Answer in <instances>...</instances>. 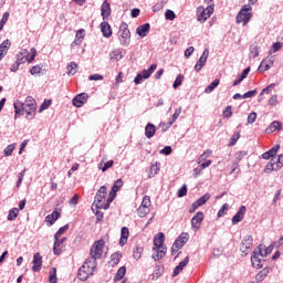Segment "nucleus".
<instances>
[{
    "label": "nucleus",
    "mask_w": 283,
    "mask_h": 283,
    "mask_svg": "<svg viewBox=\"0 0 283 283\" xmlns=\"http://www.w3.org/2000/svg\"><path fill=\"white\" fill-rule=\"evenodd\" d=\"M61 218V212L54 210L51 214H48L45 217V222H49L50 224H54L59 219Z\"/></svg>",
    "instance_id": "28"
},
{
    "label": "nucleus",
    "mask_w": 283,
    "mask_h": 283,
    "mask_svg": "<svg viewBox=\"0 0 283 283\" xmlns=\"http://www.w3.org/2000/svg\"><path fill=\"white\" fill-rule=\"evenodd\" d=\"M180 114H182V107L176 108L172 116L168 119V126L169 127H171V125H174L176 123V120H178Z\"/></svg>",
    "instance_id": "30"
},
{
    "label": "nucleus",
    "mask_w": 283,
    "mask_h": 283,
    "mask_svg": "<svg viewBox=\"0 0 283 283\" xmlns=\"http://www.w3.org/2000/svg\"><path fill=\"white\" fill-rule=\"evenodd\" d=\"M146 138H154L156 136V125L148 123L145 127Z\"/></svg>",
    "instance_id": "25"
},
{
    "label": "nucleus",
    "mask_w": 283,
    "mask_h": 283,
    "mask_svg": "<svg viewBox=\"0 0 283 283\" xmlns=\"http://www.w3.org/2000/svg\"><path fill=\"white\" fill-rule=\"evenodd\" d=\"M114 167V160H108L104 164L103 168H102V171L105 172L107 171V169Z\"/></svg>",
    "instance_id": "61"
},
{
    "label": "nucleus",
    "mask_w": 283,
    "mask_h": 283,
    "mask_svg": "<svg viewBox=\"0 0 283 283\" xmlns=\"http://www.w3.org/2000/svg\"><path fill=\"white\" fill-rule=\"evenodd\" d=\"M122 187H123V179H117V180L114 182V185H113V187H112L111 190H113V191H115V192H118V190H119Z\"/></svg>",
    "instance_id": "51"
},
{
    "label": "nucleus",
    "mask_w": 283,
    "mask_h": 283,
    "mask_svg": "<svg viewBox=\"0 0 283 283\" xmlns=\"http://www.w3.org/2000/svg\"><path fill=\"white\" fill-rule=\"evenodd\" d=\"M219 85L220 80L216 78L211 84L207 86V88L205 90V94H211V92H213V90H216V87H218Z\"/></svg>",
    "instance_id": "36"
},
{
    "label": "nucleus",
    "mask_w": 283,
    "mask_h": 283,
    "mask_svg": "<svg viewBox=\"0 0 283 283\" xmlns=\"http://www.w3.org/2000/svg\"><path fill=\"white\" fill-rule=\"evenodd\" d=\"M153 251H155V253L153 254V260H155V262H158V260H163V258H165V254L167 253L165 248H153Z\"/></svg>",
    "instance_id": "22"
},
{
    "label": "nucleus",
    "mask_w": 283,
    "mask_h": 283,
    "mask_svg": "<svg viewBox=\"0 0 283 283\" xmlns=\"http://www.w3.org/2000/svg\"><path fill=\"white\" fill-rule=\"evenodd\" d=\"M273 65V60L271 59H265L261 62L259 66V72H266L271 70V66Z\"/></svg>",
    "instance_id": "27"
},
{
    "label": "nucleus",
    "mask_w": 283,
    "mask_h": 283,
    "mask_svg": "<svg viewBox=\"0 0 283 283\" xmlns=\"http://www.w3.org/2000/svg\"><path fill=\"white\" fill-rule=\"evenodd\" d=\"M70 229V224H65L64 227L60 228L59 231L54 234V238H61L65 231Z\"/></svg>",
    "instance_id": "52"
},
{
    "label": "nucleus",
    "mask_w": 283,
    "mask_h": 283,
    "mask_svg": "<svg viewBox=\"0 0 283 283\" xmlns=\"http://www.w3.org/2000/svg\"><path fill=\"white\" fill-rule=\"evenodd\" d=\"M238 140H240V133L237 132L232 135V137L230 138V143H229V147H233V145H235V143H238Z\"/></svg>",
    "instance_id": "48"
},
{
    "label": "nucleus",
    "mask_w": 283,
    "mask_h": 283,
    "mask_svg": "<svg viewBox=\"0 0 283 283\" xmlns=\"http://www.w3.org/2000/svg\"><path fill=\"white\" fill-rule=\"evenodd\" d=\"M264 258V254L262 253V245H259V252L254 251L253 256L251 258V263L255 269H262V259Z\"/></svg>",
    "instance_id": "11"
},
{
    "label": "nucleus",
    "mask_w": 283,
    "mask_h": 283,
    "mask_svg": "<svg viewBox=\"0 0 283 283\" xmlns=\"http://www.w3.org/2000/svg\"><path fill=\"white\" fill-rule=\"evenodd\" d=\"M165 19L167 21H174L176 19V12H174L171 9H167L165 12Z\"/></svg>",
    "instance_id": "43"
},
{
    "label": "nucleus",
    "mask_w": 283,
    "mask_h": 283,
    "mask_svg": "<svg viewBox=\"0 0 283 283\" xmlns=\"http://www.w3.org/2000/svg\"><path fill=\"white\" fill-rule=\"evenodd\" d=\"M34 59H36V49L32 48L31 52L24 49L17 55L15 62H18L20 65H23L25 61L28 63H32Z\"/></svg>",
    "instance_id": "6"
},
{
    "label": "nucleus",
    "mask_w": 283,
    "mask_h": 283,
    "mask_svg": "<svg viewBox=\"0 0 283 283\" xmlns=\"http://www.w3.org/2000/svg\"><path fill=\"white\" fill-rule=\"evenodd\" d=\"M202 220H205V212H197L196 216L191 219V228L193 229V231H198V229H200Z\"/></svg>",
    "instance_id": "13"
},
{
    "label": "nucleus",
    "mask_w": 283,
    "mask_h": 283,
    "mask_svg": "<svg viewBox=\"0 0 283 283\" xmlns=\"http://www.w3.org/2000/svg\"><path fill=\"white\" fill-rule=\"evenodd\" d=\"M140 207L149 209V207H151V198L149 196H144Z\"/></svg>",
    "instance_id": "46"
},
{
    "label": "nucleus",
    "mask_w": 283,
    "mask_h": 283,
    "mask_svg": "<svg viewBox=\"0 0 283 283\" xmlns=\"http://www.w3.org/2000/svg\"><path fill=\"white\" fill-rule=\"evenodd\" d=\"M147 213H149V208H145L143 206H139V208L137 209V214L139 218H145L147 216Z\"/></svg>",
    "instance_id": "44"
},
{
    "label": "nucleus",
    "mask_w": 283,
    "mask_h": 283,
    "mask_svg": "<svg viewBox=\"0 0 283 283\" xmlns=\"http://www.w3.org/2000/svg\"><path fill=\"white\" fill-rule=\"evenodd\" d=\"M117 34H118L119 43L124 48H126L127 45H129V43H132V32H129V27L127 25V23L124 22L120 24Z\"/></svg>",
    "instance_id": "4"
},
{
    "label": "nucleus",
    "mask_w": 283,
    "mask_h": 283,
    "mask_svg": "<svg viewBox=\"0 0 283 283\" xmlns=\"http://www.w3.org/2000/svg\"><path fill=\"white\" fill-rule=\"evenodd\" d=\"M277 151H280V144L275 145L274 147H272L270 150L265 151L262 155L263 160H270V158H275V155L277 154Z\"/></svg>",
    "instance_id": "18"
},
{
    "label": "nucleus",
    "mask_w": 283,
    "mask_h": 283,
    "mask_svg": "<svg viewBox=\"0 0 283 283\" xmlns=\"http://www.w3.org/2000/svg\"><path fill=\"white\" fill-rule=\"evenodd\" d=\"M49 282L50 283H57L59 277H56V268H52L49 272Z\"/></svg>",
    "instance_id": "38"
},
{
    "label": "nucleus",
    "mask_w": 283,
    "mask_h": 283,
    "mask_svg": "<svg viewBox=\"0 0 283 283\" xmlns=\"http://www.w3.org/2000/svg\"><path fill=\"white\" fill-rule=\"evenodd\" d=\"M227 209H229V203H224L221 209L218 211V218H222V216H224V211H227Z\"/></svg>",
    "instance_id": "63"
},
{
    "label": "nucleus",
    "mask_w": 283,
    "mask_h": 283,
    "mask_svg": "<svg viewBox=\"0 0 283 283\" xmlns=\"http://www.w3.org/2000/svg\"><path fill=\"white\" fill-rule=\"evenodd\" d=\"M245 213H247V207L241 206L238 212L232 217V224H238V222H242V220H244Z\"/></svg>",
    "instance_id": "16"
},
{
    "label": "nucleus",
    "mask_w": 283,
    "mask_h": 283,
    "mask_svg": "<svg viewBox=\"0 0 283 283\" xmlns=\"http://www.w3.org/2000/svg\"><path fill=\"white\" fill-rule=\"evenodd\" d=\"M88 98H90V95H87V93H81L73 98L72 103L74 107H83L85 103H87Z\"/></svg>",
    "instance_id": "12"
},
{
    "label": "nucleus",
    "mask_w": 283,
    "mask_h": 283,
    "mask_svg": "<svg viewBox=\"0 0 283 283\" xmlns=\"http://www.w3.org/2000/svg\"><path fill=\"white\" fill-rule=\"evenodd\" d=\"M165 6H167V2L165 1L157 2L155 6H153V12H160Z\"/></svg>",
    "instance_id": "47"
},
{
    "label": "nucleus",
    "mask_w": 283,
    "mask_h": 283,
    "mask_svg": "<svg viewBox=\"0 0 283 283\" xmlns=\"http://www.w3.org/2000/svg\"><path fill=\"white\" fill-rule=\"evenodd\" d=\"M178 198H185L187 196V185H184L177 192Z\"/></svg>",
    "instance_id": "56"
},
{
    "label": "nucleus",
    "mask_w": 283,
    "mask_h": 283,
    "mask_svg": "<svg viewBox=\"0 0 283 283\" xmlns=\"http://www.w3.org/2000/svg\"><path fill=\"white\" fill-rule=\"evenodd\" d=\"M53 253L54 255H61V245L67 240V238H54Z\"/></svg>",
    "instance_id": "19"
},
{
    "label": "nucleus",
    "mask_w": 283,
    "mask_h": 283,
    "mask_svg": "<svg viewBox=\"0 0 283 283\" xmlns=\"http://www.w3.org/2000/svg\"><path fill=\"white\" fill-rule=\"evenodd\" d=\"M76 67H77V64L75 62H71L70 65H67L69 76H74V74H76Z\"/></svg>",
    "instance_id": "42"
},
{
    "label": "nucleus",
    "mask_w": 283,
    "mask_h": 283,
    "mask_svg": "<svg viewBox=\"0 0 283 283\" xmlns=\"http://www.w3.org/2000/svg\"><path fill=\"white\" fill-rule=\"evenodd\" d=\"M157 67H158V64H151L148 70H143L140 73H138L134 78L135 85H140L143 81H147V78L151 76V73L156 72Z\"/></svg>",
    "instance_id": "7"
},
{
    "label": "nucleus",
    "mask_w": 283,
    "mask_h": 283,
    "mask_svg": "<svg viewBox=\"0 0 283 283\" xmlns=\"http://www.w3.org/2000/svg\"><path fill=\"white\" fill-rule=\"evenodd\" d=\"M14 149H17V145L15 144H10L4 148V156H12V151H14Z\"/></svg>",
    "instance_id": "45"
},
{
    "label": "nucleus",
    "mask_w": 283,
    "mask_h": 283,
    "mask_svg": "<svg viewBox=\"0 0 283 283\" xmlns=\"http://www.w3.org/2000/svg\"><path fill=\"white\" fill-rule=\"evenodd\" d=\"M251 20V6L244 4L237 15V23H243L247 25Z\"/></svg>",
    "instance_id": "8"
},
{
    "label": "nucleus",
    "mask_w": 283,
    "mask_h": 283,
    "mask_svg": "<svg viewBox=\"0 0 283 283\" xmlns=\"http://www.w3.org/2000/svg\"><path fill=\"white\" fill-rule=\"evenodd\" d=\"M18 216H19L18 208H13V209L9 210V214L7 217V220H9V221L17 220Z\"/></svg>",
    "instance_id": "39"
},
{
    "label": "nucleus",
    "mask_w": 283,
    "mask_h": 283,
    "mask_svg": "<svg viewBox=\"0 0 283 283\" xmlns=\"http://www.w3.org/2000/svg\"><path fill=\"white\" fill-rule=\"evenodd\" d=\"M264 171H265V174H271V171H275V165L273 164L272 159L265 166Z\"/></svg>",
    "instance_id": "53"
},
{
    "label": "nucleus",
    "mask_w": 283,
    "mask_h": 283,
    "mask_svg": "<svg viewBox=\"0 0 283 283\" xmlns=\"http://www.w3.org/2000/svg\"><path fill=\"white\" fill-rule=\"evenodd\" d=\"M210 198H211L210 193L203 195L202 197H200L199 199H197L195 201V207H202V206L207 205V202H209Z\"/></svg>",
    "instance_id": "32"
},
{
    "label": "nucleus",
    "mask_w": 283,
    "mask_h": 283,
    "mask_svg": "<svg viewBox=\"0 0 283 283\" xmlns=\"http://www.w3.org/2000/svg\"><path fill=\"white\" fill-rule=\"evenodd\" d=\"M30 74H32V76H34V74H41V65H34L32 66V69L30 70Z\"/></svg>",
    "instance_id": "58"
},
{
    "label": "nucleus",
    "mask_w": 283,
    "mask_h": 283,
    "mask_svg": "<svg viewBox=\"0 0 283 283\" xmlns=\"http://www.w3.org/2000/svg\"><path fill=\"white\" fill-rule=\"evenodd\" d=\"M101 30H102L103 36H105V39H109V36H112V27L109 25V23L107 21H103L101 23Z\"/></svg>",
    "instance_id": "23"
},
{
    "label": "nucleus",
    "mask_w": 283,
    "mask_h": 283,
    "mask_svg": "<svg viewBox=\"0 0 283 283\" xmlns=\"http://www.w3.org/2000/svg\"><path fill=\"white\" fill-rule=\"evenodd\" d=\"M256 118H258V114L255 112L250 113L248 116L249 125H253V123H255Z\"/></svg>",
    "instance_id": "55"
},
{
    "label": "nucleus",
    "mask_w": 283,
    "mask_h": 283,
    "mask_svg": "<svg viewBox=\"0 0 283 283\" xmlns=\"http://www.w3.org/2000/svg\"><path fill=\"white\" fill-rule=\"evenodd\" d=\"M107 197V187L102 186L96 195L93 205L96 207V209H109V203H105V198Z\"/></svg>",
    "instance_id": "3"
},
{
    "label": "nucleus",
    "mask_w": 283,
    "mask_h": 283,
    "mask_svg": "<svg viewBox=\"0 0 283 283\" xmlns=\"http://www.w3.org/2000/svg\"><path fill=\"white\" fill-rule=\"evenodd\" d=\"M50 105H52V99H45L42 104H41V106H40V108H39V112L41 113V112H45V109H48L49 107H50Z\"/></svg>",
    "instance_id": "49"
},
{
    "label": "nucleus",
    "mask_w": 283,
    "mask_h": 283,
    "mask_svg": "<svg viewBox=\"0 0 283 283\" xmlns=\"http://www.w3.org/2000/svg\"><path fill=\"white\" fill-rule=\"evenodd\" d=\"M128 238H129V229L127 227H123L120 230L119 247H125L127 244Z\"/></svg>",
    "instance_id": "20"
},
{
    "label": "nucleus",
    "mask_w": 283,
    "mask_h": 283,
    "mask_svg": "<svg viewBox=\"0 0 283 283\" xmlns=\"http://www.w3.org/2000/svg\"><path fill=\"white\" fill-rule=\"evenodd\" d=\"M116 191L114 190H111L109 193H108V198L106 200V205H108V208H109V205H112V202H114V200L116 199Z\"/></svg>",
    "instance_id": "50"
},
{
    "label": "nucleus",
    "mask_w": 283,
    "mask_h": 283,
    "mask_svg": "<svg viewBox=\"0 0 283 283\" xmlns=\"http://www.w3.org/2000/svg\"><path fill=\"white\" fill-rule=\"evenodd\" d=\"M253 247V237L245 235L241 242L240 251L242 253H245V255H249V252L251 251V248Z\"/></svg>",
    "instance_id": "9"
},
{
    "label": "nucleus",
    "mask_w": 283,
    "mask_h": 283,
    "mask_svg": "<svg viewBox=\"0 0 283 283\" xmlns=\"http://www.w3.org/2000/svg\"><path fill=\"white\" fill-rule=\"evenodd\" d=\"M258 94V90H252L242 95V98H253Z\"/></svg>",
    "instance_id": "57"
},
{
    "label": "nucleus",
    "mask_w": 283,
    "mask_h": 283,
    "mask_svg": "<svg viewBox=\"0 0 283 283\" xmlns=\"http://www.w3.org/2000/svg\"><path fill=\"white\" fill-rule=\"evenodd\" d=\"M212 12H213V6H209L208 8L203 9V11L201 12L198 20L207 21V19H209V17H211Z\"/></svg>",
    "instance_id": "29"
},
{
    "label": "nucleus",
    "mask_w": 283,
    "mask_h": 283,
    "mask_svg": "<svg viewBox=\"0 0 283 283\" xmlns=\"http://www.w3.org/2000/svg\"><path fill=\"white\" fill-rule=\"evenodd\" d=\"M171 146H165L161 150H160V154H163L164 156H169L171 155Z\"/></svg>",
    "instance_id": "60"
},
{
    "label": "nucleus",
    "mask_w": 283,
    "mask_h": 283,
    "mask_svg": "<svg viewBox=\"0 0 283 283\" xmlns=\"http://www.w3.org/2000/svg\"><path fill=\"white\" fill-rule=\"evenodd\" d=\"M195 51H196V49H195L193 46H189V48L186 49V51H185V57H186V59H189V57L193 54Z\"/></svg>",
    "instance_id": "62"
},
{
    "label": "nucleus",
    "mask_w": 283,
    "mask_h": 283,
    "mask_svg": "<svg viewBox=\"0 0 283 283\" xmlns=\"http://www.w3.org/2000/svg\"><path fill=\"white\" fill-rule=\"evenodd\" d=\"M245 156H249V151L240 150L235 154V158L238 161L242 160Z\"/></svg>",
    "instance_id": "54"
},
{
    "label": "nucleus",
    "mask_w": 283,
    "mask_h": 283,
    "mask_svg": "<svg viewBox=\"0 0 283 283\" xmlns=\"http://www.w3.org/2000/svg\"><path fill=\"white\" fill-rule=\"evenodd\" d=\"M10 40H4L1 44H0V61L3 60V56H6L8 54V50H10Z\"/></svg>",
    "instance_id": "24"
},
{
    "label": "nucleus",
    "mask_w": 283,
    "mask_h": 283,
    "mask_svg": "<svg viewBox=\"0 0 283 283\" xmlns=\"http://www.w3.org/2000/svg\"><path fill=\"white\" fill-rule=\"evenodd\" d=\"M126 273H127V268L120 266L115 274L114 282H118V281L123 280V277H125Z\"/></svg>",
    "instance_id": "35"
},
{
    "label": "nucleus",
    "mask_w": 283,
    "mask_h": 283,
    "mask_svg": "<svg viewBox=\"0 0 283 283\" xmlns=\"http://www.w3.org/2000/svg\"><path fill=\"white\" fill-rule=\"evenodd\" d=\"M250 54H252L253 59L260 56V49H258V44L254 43L250 45Z\"/></svg>",
    "instance_id": "41"
},
{
    "label": "nucleus",
    "mask_w": 283,
    "mask_h": 283,
    "mask_svg": "<svg viewBox=\"0 0 283 283\" xmlns=\"http://www.w3.org/2000/svg\"><path fill=\"white\" fill-rule=\"evenodd\" d=\"M14 112L17 116H23V114H27V118L29 120H32L34 116H36V101L32 96H28L24 102L15 101L13 103Z\"/></svg>",
    "instance_id": "1"
},
{
    "label": "nucleus",
    "mask_w": 283,
    "mask_h": 283,
    "mask_svg": "<svg viewBox=\"0 0 283 283\" xmlns=\"http://www.w3.org/2000/svg\"><path fill=\"white\" fill-rule=\"evenodd\" d=\"M101 14H102L104 21H107V19H109V17L112 15V7L107 0H105L102 3Z\"/></svg>",
    "instance_id": "15"
},
{
    "label": "nucleus",
    "mask_w": 283,
    "mask_h": 283,
    "mask_svg": "<svg viewBox=\"0 0 283 283\" xmlns=\"http://www.w3.org/2000/svg\"><path fill=\"white\" fill-rule=\"evenodd\" d=\"M32 271L34 273H39V271H41V266H43V256H41L40 253H35L33 255V261H32Z\"/></svg>",
    "instance_id": "14"
},
{
    "label": "nucleus",
    "mask_w": 283,
    "mask_h": 283,
    "mask_svg": "<svg viewBox=\"0 0 283 283\" xmlns=\"http://www.w3.org/2000/svg\"><path fill=\"white\" fill-rule=\"evenodd\" d=\"M272 163L274 164L275 171H280L283 167V155H279L277 157L272 158Z\"/></svg>",
    "instance_id": "33"
},
{
    "label": "nucleus",
    "mask_w": 283,
    "mask_h": 283,
    "mask_svg": "<svg viewBox=\"0 0 283 283\" xmlns=\"http://www.w3.org/2000/svg\"><path fill=\"white\" fill-rule=\"evenodd\" d=\"M268 275H269V269H263L256 274L255 280L256 282H264Z\"/></svg>",
    "instance_id": "37"
},
{
    "label": "nucleus",
    "mask_w": 283,
    "mask_h": 283,
    "mask_svg": "<svg viewBox=\"0 0 283 283\" xmlns=\"http://www.w3.org/2000/svg\"><path fill=\"white\" fill-rule=\"evenodd\" d=\"M88 81H103V75H101V74L90 75Z\"/></svg>",
    "instance_id": "64"
},
{
    "label": "nucleus",
    "mask_w": 283,
    "mask_h": 283,
    "mask_svg": "<svg viewBox=\"0 0 283 283\" xmlns=\"http://www.w3.org/2000/svg\"><path fill=\"white\" fill-rule=\"evenodd\" d=\"M172 247H174V249H177L178 251H180V249H182V247H185V243H184V241H179L178 239H176Z\"/></svg>",
    "instance_id": "59"
},
{
    "label": "nucleus",
    "mask_w": 283,
    "mask_h": 283,
    "mask_svg": "<svg viewBox=\"0 0 283 283\" xmlns=\"http://www.w3.org/2000/svg\"><path fill=\"white\" fill-rule=\"evenodd\" d=\"M103 249H105V241L104 240H97L93 243L91 248L88 260H101L103 258Z\"/></svg>",
    "instance_id": "5"
},
{
    "label": "nucleus",
    "mask_w": 283,
    "mask_h": 283,
    "mask_svg": "<svg viewBox=\"0 0 283 283\" xmlns=\"http://www.w3.org/2000/svg\"><path fill=\"white\" fill-rule=\"evenodd\" d=\"M282 129V123L274 120L270 124V126L268 127L266 132L269 134H273V132H280Z\"/></svg>",
    "instance_id": "31"
},
{
    "label": "nucleus",
    "mask_w": 283,
    "mask_h": 283,
    "mask_svg": "<svg viewBox=\"0 0 283 283\" xmlns=\"http://www.w3.org/2000/svg\"><path fill=\"white\" fill-rule=\"evenodd\" d=\"M150 29H151V25L149 23H145L137 28L136 33L138 34V36H140V39H145V36L149 34Z\"/></svg>",
    "instance_id": "17"
},
{
    "label": "nucleus",
    "mask_w": 283,
    "mask_h": 283,
    "mask_svg": "<svg viewBox=\"0 0 283 283\" xmlns=\"http://www.w3.org/2000/svg\"><path fill=\"white\" fill-rule=\"evenodd\" d=\"M109 59L114 63H118L123 59V51L120 49H116L109 53Z\"/></svg>",
    "instance_id": "26"
},
{
    "label": "nucleus",
    "mask_w": 283,
    "mask_h": 283,
    "mask_svg": "<svg viewBox=\"0 0 283 283\" xmlns=\"http://www.w3.org/2000/svg\"><path fill=\"white\" fill-rule=\"evenodd\" d=\"M96 266L97 262L94 259H86L83 265L78 269V280H81V282L87 281V279L94 275Z\"/></svg>",
    "instance_id": "2"
},
{
    "label": "nucleus",
    "mask_w": 283,
    "mask_h": 283,
    "mask_svg": "<svg viewBox=\"0 0 283 283\" xmlns=\"http://www.w3.org/2000/svg\"><path fill=\"white\" fill-rule=\"evenodd\" d=\"M123 258V254L120 252H115L111 255L109 264L111 266H116L120 262V259Z\"/></svg>",
    "instance_id": "34"
},
{
    "label": "nucleus",
    "mask_w": 283,
    "mask_h": 283,
    "mask_svg": "<svg viewBox=\"0 0 283 283\" xmlns=\"http://www.w3.org/2000/svg\"><path fill=\"white\" fill-rule=\"evenodd\" d=\"M163 244H165V233L159 232L154 238L155 249H163Z\"/></svg>",
    "instance_id": "21"
},
{
    "label": "nucleus",
    "mask_w": 283,
    "mask_h": 283,
    "mask_svg": "<svg viewBox=\"0 0 283 283\" xmlns=\"http://www.w3.org/2000/svg\"><path fill=\"white\" fill-rule=\"evenodd\" d=\"M209 59V49H205L198 62L195 65V71L201 72L205 65H207V60Z\"/></svg>",
    "instance_id": "10"
},
{
    "label": "nucleus",
    "mask_w": 283,
    "mask_h": 283,
    "mask_svg": "<svg viewBox=\"0 0 283 283\" xmlns=\"http://www.w3.org/2000/svg\"><path fill=\"white\" fill-rule=\"evenodd\" d=\"M182 81H185V75H182V74L177 75V77L172 84L174 90H178V87H180V85H182Z\"/></svg>",
    "instance_id": "40"
}]
</instances>
